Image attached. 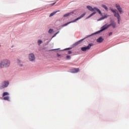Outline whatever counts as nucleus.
I'll use <instances>...</instances> for the list:
<instances>
[{"label":"nucleus","instance_id":"f257e3e1","mask_svg":"<svg viewBox=\"0 0 129 129\" xmlns=\"http://www.w3.org/2000/svg\"><path fill=\"white\" fill-rule=\"evenodd\" d=\"M110 26H112V27H113V28H115V27H116V23L113 22L108 25L106 24L101 27V30L100 31L97 32L95 34H99V33H101V32H103L104 30H106V29H108V28H109Z\"/></svg>","mask_w":129,"mask_h":129},{"label":"nucleus","instance_id":"f03ea898","mask_svg":"<svg viewBox=\"0 0 129 129\" xmlns=\"http://www.w3.org/2000/svg\"><path fill=\"white\" fill-rule=\"evenodd\" d=\"M10 65H11V61L9 59H4L0 63V68L9 67Z\"/></svg>","mask_w":129,"mask_h":129},{"label":"nucleus","instance_id":"7ed1b4c3","mask_svg":"<svg viewBox=\"0 0 129 129\" xmlns=\"http://www.w3.org/2000/svg\"><path fill=\"white\" fill-rule=\"evenodd\" d=\"M110 10H111V12H112V13H113L114 17H115V18H116L117 19L118 24H120V15H119V14L118 13V12H117V11L114 10L112 9H111Z\"/></svg>","mask_w":129,"mask_h":129},{"label":"nucleus","instance_id":"20e7f679","mask_svg":"<svg viewBox=\"0 0 129 129\" xmlns=\"http://www.w3.org/2000/svg\"><path fill=\"white\" fill-rule=\"evenodd\" d=\"M86 15V13H84L81 16L79 17L78 18H77L75 20L70 22L69 23H66L65 24L63 25L62 26V27H65V26H67L68 25H69V24H71V23H75V22H76V21H78L79 20L82 19V18H83V17H84V16H85Z\"/></svg>","mask_w":129,"mask_h":129},{"label":"nucleus","instance_id":"39448f33","mask_svg":"<svg viewBox=\"0 0 129 129\" xmlns=\"http://www.w3.org/2000/svg\"><path fill=\"white\" fill-rule=\"evenodd\" d=\"M87 8L91 12H94V10H95V11H97L100 15H101V11H100V10L99 9H98V8H93L92 7H91L90 6H87Z\"/></svg>","mask_w":129,"mask_h":129},{"label":"nucleus","instance_id":"423d86ee","mask_svg":"<svg viewBox=\"0 0 129 129\" xmlns=\"http://www.w3.org/2000/svg\"><path fill=\"white\" fill-rule=\"evenodd\" d=\"M92 46H93V43H89L87 46L82 47L81 50L83 52H86L87 50H90Z\"/></svg>","mask_w":129,"mask_h":129},{"label":"nucleus","instance_id":"0eeeda50","mask_svg":"<svg viewBox=\"0 0 129 129\" xmlns=\"http://www.w3.org/2000/svg\"><path fill=\"white\" fill-rule=\"evenodd\" d=\"M10 84L9 81H4L2 83L1 86H0V89H4V88H6V87H8Z\"/></svg>","mask_w":129,"mask_h":129},{"label":"nucleus","instance_id":"6e6552de","mask_svg":"<svg viewBox=\"0 0 129 129\" xmlns=\"http://www.w3.org/2000/svg\"><path fill=\"white\" fill-rule=\"evenodd\" d=\"M116 8L117 9V11H118L120 14H123V11H122V8L120 7V5L119 4H117L115 5Z\"/></svg>","mask_w":129,"mask_h":129},{"label":"nucleus","instance_id":"1a4fd4ad","mask_svg":"<svg viewBox=\"0 0 129 129\" xmlns=\"http://www.w3.org/2000/svg\"><path fill=\"white\" fill-rule=\"evenodd\" d=\"M29 59L30 61H35V55L33 53H31L29 55Z\"/></svg>","mask_w":129,"mask_h":129},{"label":"nucleus","instance_id":"9d476101","mask_svg":"<svg viewBox=\"0 0 129 129\" xmlns=\"http://www.w3.org/2000/svg\"><path fill=\"white\" fill-rule=\"evenodd\" d=\"M80 71L78 68H74L72 70V73H78V72Z\"/></svg>","mask_w":129,"mask_h":129},{"label":"nucleus","instance_id":"9b49d317","mask_svg":"<svg viewBox=\"0 0 129 129\" xmlns=\"http://www.w3.org/2000/svg\"><path fill=\"white\" fill-rule=\"evenodd\" d=\"M72 14H74V12H72L71 13H67L66 14H64L63 15V17L64 18H66V17H68L69 16H70V15H72Z\"/></svg>","mask_w":129,"mask_h":129},{"label":"nucleus","instance_id":"f8f14e48","mask_svg":"<svg viewBox=\"0 0 129 129\" xmlns=\"http://www.w3.org/2000/svg\"><path fill=\"white\" fill-rule=\"evenodd\" d=\"M103 41L102 37H100L98 39H97V43H101Z\"/></svg>","mask_w":129,"mask_h":129},{"label":"nucleus","instance_id":"ddd939ff","mask_svg":"<svg viewBox=\"0 0 129 129\" xmlns=\"http://www.w3.org/2000/svg\"><path fill=\"white\" fill-rule=\"evenodd\" d=\"M60 12V10H58L57 11L54 12L50 14V15H49V17H53V16H54V15H55L56 13H58Z\"/></svg>","mask_w":129,"mask_h":129},{"label":"nucleus","instance_id":"4468645a","mask_svg":"<svg viewBox=\"0 0 129 129\" xmlns=\"http://www.w3.org/2000/svg\"><path fill=\"white\" fill-rule=\"evenodd\" d=\"M102 8H103V9H104L106 11H107V12H108V8H107V7H106V6L104 5H102Z\"/></svg>","mask_w":129,"mask_h":129},{"label":"nucleus","instance_id":"2eb2a0df","mask_svg":"<svg viewBox=\"0 0 129 129\" xmlns=\"http://www.w3.org/2000/svg\"><path fill=\"white\" fill-rule=\"evenodd\" d=\"M10 95V94L8 92H4L3 94V97H5V96H7Z\"/></svg>","mask_w":129,"mask_h":129},{"label":"nucleus","instance_id":"dca6fc26","mask_svg":"<svg viewBox=\"0 0 129 129\" xmlns=\"http://www.w3.org/2000/svg\"><path fill=\"white\" fill-rule=\"evenodd\" d=\"M4 100H7L8 101H10V97L9 96H6L4 97L3 98Z\"/></svg>","mask_w":129,"mask_h":129},{"label":"nucleus","instance_id":"f3484780","mask_svg":"<svg viewBox=\"0 0 129 129\" xmlns=\"http://www.w3.org/2000/svg\"><path fill=\"white\" fill-rule=\"evenodd\" d=\"M95 14H96V12H94V13H92L91 15H90L87 18V19H89V18H91V17H92V16H93V15H95Z\"/></svg>","mask_w":129,"mask_h":129},{"label":"nucleus","instance_id":"a211bd4d","mask_svg":"<svg viewBox=\"0 0 129 129\" xmlns=\"http://www.w3.org/2000/svg\"><path fill=\"white\" fill-rule=\"evenodd\" d=\"M85 39H86V38H84V39H81L80 41L76 43V45H78V44H79L80 42H82V41H83L84 40H85Z\"/></svg>","mask_w":129,"mask_h":129},{"label":"nucleus","instance_id":"6ab92c4d","mask_svg":"<svg viewBox=\"0 0 129 129\" xmlns=\"http://www.w3.org/2000/svg\"><path fill=\"white\" fill-rule=\"evenodd\" d=\"M107 18V16H105L104 17H103L101 18H100L98 20V21H101V20H104V19Z\"/></svg>","mask_w":129,"mask_h":129},{"label":"nucleus","instance_id":"aec40b11","mask_svg":"<svg viewBox=\"0 0 129 129\" xmlns=\"http://www.w3.org/2000/svg\"><path fill=\"white\" fill-rule=\"evenodd\" d=\"M53 31H54V30H53L52 29H49L48 31L49 34H52V32H53Z\"/></svg>","mask_w":129,"mask_h":129},{"label":"nucleus","instance_id":"412c9836","mask_svg":"<svg viewBox=\"0 0 129 129\" xmlns=\"http://www.w3.org/2000/svg\"><path fill=\"white\" fill-rule=\"evenodd\" d=\"M67 59H68V60H70V59H71V56L70 55H67L66 56Z\"/></svg>","mask_w":129,"mask_h":129},{"label":"nucleus","instance_id":"4be33fe9","mask_svg":"<svg viewBox=\"0 0 129 129\" xmlns=\"http://www.w3.org/2000/svg\"><path fill=\"white\" fill-rule=\"evenodd\" d=\"M38 45H41V44H42V41L41 40H39L38 41Z\"/></svg>","mask_w":129,"mask_h":129},{"label":"nucleus","instance_id":"5701e85b","mask_svg":"<svg viewBox=\"0 0 129 129\" xmlns=\"http://www.w3.org/2000/svg\"><path fill=\"white\" fill-rule=\"evenodd\" d=\"M68 54L69 55H70V54H72V52L71 51H69L68 52Z\"/></svg>","mask_w":129,"mask_h":129},{"label":"nucleus","instance_id":"b1692460","mask_svg":"<svg viewBox=\"0 0 129 129\" xmlns=\"http://www.w3.org/2000/svg\"><path fill=\"white\" fill-rule=\"evenodd\" d=\"M59 33V32H56L52 37V38H54V37H55V36H56V35H57L58 33Z\"/></svg>","mask_w":129,"mask_h":129},{"label":"nucleus","instance_id":"393cba45","mask_svg":"<svg viewBox=\"0 0 129 129\" xmlns=\"http://www.w3.org/2000/svg\"><path fill=\"white\" fill-rule=\"evenodd\" d=\"M71 49H72V48L69 47V48H66L65 50H71Z\"/></svg>","mask_w":129,"mask_h":129},{"label":"nucleus","instance_id":"a878e982","mask_svg":"<svg viewBox=\"0 0 129 129\" xmlns=\"http://www.w3.org/2000/svg\"><path fill=\"white\" fill-rule=\"evenodd\" d=\"M17 62H18V63H21V60H20V59H18V60H17Z\"/></svg>","mask_w":129,"mask_h":129},{"label":"nucleus","instance_id":"bb28decb","mask_svg":"<svg viewBox=\"0 0 129 129\" xmlns=\"http://www.w3.org/2000/svg\"><path fill=\"white\" fill-rule=\"evenodd\" d=\"M55 4H56V2H54V3L50 4V6H54V5H55Z\"/></svg>","mask_w":129,"mask_h":129},{"label":"nucleus","instance_id":"cd10ccee","mask_svg":"<svg viewBox=\"0 0 129 129\" xmlns=\"http://www.w3.org/2000/svg\"><path fill=\"white\" fill-rule=\"evenodd\" d=\"M111 35H112V32H110L109 33V36H111Z\"/></svg>","mask_w":129,"mask_h":129},{"label":"nucleus","instance_id":"c85d7f7f","mask_svg":"<svg viewBox=\"0 0 129 129\" xmlns=\"http://www.w3.org/2000/svg\"><path fill=\"white\" fill-rule=\"evenodd\" d=\"M60 56H61V55L59 54H57V56L58 57H60Z\"/></svg>","mask_w":129,"mask_h":129},{"label":"nucleus","instance_id":"c756f323","mask_svg":"<svg viewBox=\"0 0 129 129\" xmlns=\"http://www.w3.org/2000/svg\"><path fill=\"white\" fill-rule=\"evenodd\" d=\"M53 50H59V49H53Z\"/></svg>","mask_w":129,"mask_h":129},{"label":"nucleus","instance_id":"7c9ffc66","mask_svg":"<svg viewBox=\"0 0 129 129\" xmlns=\"http://www.w3.org/2000/svg\"><path fill=\"white\" fill-rule=\"evenodd\" d=\"M21 66H23V65L21 64Z\"/></svg>","mask_w":129,"mask_h":129}]
</instances>
